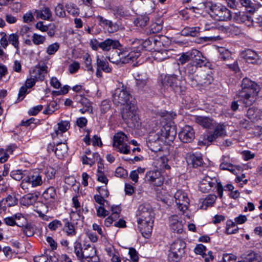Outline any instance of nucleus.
Wrapping results in <instances>:
<instances>
[{
	"label": "nucleus",
	"instance_id": "1",
	"mask_svg": "<svg viewBox=\"0 0 262 262\" xmlns=\"http://www.w3.org/2000/svg\"><path fill=\"white\" fill-rule=\"evenodd\" d=\"M138 228L143 235H149L152 231L154 224V213L148 204L140 205L137 211Z\"/></svg>",
	"mask_w": 262,
	"mask_h": 262
},
{
	"label": "nucleus",
	"instance_id": "2",
	"mask_svg": "<svg viewBox=\"0 0 262 262\" xmlns=\"http://www.w3.org/2000/svg\"><path fill=\"white\" fill-rule=\"evenodd\" d=\"M241 88L237 94L239 100L246 106L252 105L255 101L259 91L258 85L249 78L245 77L242 80Z\"/></svg>",
	"mask_w": 262,
	"mask_h": 262
},
{
	"label": "nucleus",
	"instance_id": "3",
	"mask_svg": "<svg viewBox=\"0 0 262 262\" xmlns=\"http://www.w3.org/2000/svg\"><path fill=\"white\" fill-rule=\"evenodd\" d=\"M176 134L175 127L166 124L162 126L159 130L151 133L149 136V140L154 142L165 139V142H170L173 141Z\"/></svg>",
	"mask_w": 262,
	"mask_h": 262
},
{
	"label": "nucleus",
	"instance_id": "4",
	"mask_svg": "<svg viewBox=\"0 0 262 262\" xmlns=\"http://www.w3.org/2000/svg\"><path fill=\"white\" fill-rule=\"evenodd\" d=\"M186 244L182 239L178 238L171 244L168 255L169 262H180L185 253Z\"/></svg>",
	"mask_w": 262,
	"mask_h": 262
},
{
	"label": "nucleus",
	"instance_id": "5",
	"mask_svg": "<svg viewBox=\"0 0 262 262\" xmlns=\"http://www.w3.org/2000/svg\"><path fill=\"white\" fill-rule=\"evenodd\" d=\"M121 113L123 119L129 127H135L138 125L139 116L136 107L133 103L124 106Z\"/></svg>",
	"mask_w": 262,
	"mask_h": 262
},
{
	"label": "nucleus",
	"instance_id": "6",
	"mask_svg": "<svg viewBox=\"0 0 262 262\" xmlns=\"http://www.w3.org/2000/svg\"><path fill=\"white\" fill-rule=\"evenodd\" d=\"M112 100L117 106H125L132 103L133 97L129 92L123 86L117 88L112 93Z\"/></svg>",
	"mask_w": 262,
	"mask_h": 262
},
{
	"label": "nucleus",
	"instance_id": "7",
	"mask_svg": "<svg viewBox=\"0 0 262 262\" xmlns=\"http://www.w3.org/2000/svg\"><path fill=\"white\" fill-rule=\"evenodd\" d=\"M127 142V136L124 133L119 132L114 136L113 146L116 151L123 154H128L130 150Z\"/></svg>",
	"mask_w": 262,
	"mask_h": 262
},
{
	"label": "nucleus",
	"instance_id": "8",
	"mask_svg": "<svg viewBox=\"0 0 262 262\" xmlns=\"http://www.w3.org/2000/svg\"><path fill=\"white\" fill-rule=\"evenodd\" d=\"M210 10L211 16L218 20H228L232 17L231 11L225 6L221 4L217 5L211 3Z\"/></svg>",
	"mask_w": 262,
	"mask_h": 262
},
{
	"label": "nucleus",
	"instance_id": "9",
	"mask_svg": "<svg viewBox=\"0 0 262 262\" xmlns=\"http://www.w3.org/2000/svg\"><path fill=\"white\" fill-rule=\"evenodd\" d=\"M163 85L171 87L174 92L179 95L183 94L186 88L183 86L180 80L175 75H166L162 80Z\"/></svg>",
	"mask_w": 262,
	"mask_h": 262
},
{
	"label": "nucleus",
	"instance_id": "10",
	"mask_svg": "<svg viewBox=\"0 0 262 262\" xmlns=\"http://www.w3.org/2000/svg\"><path fill=\"white\" fill-rule=\"evenodd\" d=\"M159 38L158 37H151L144 41L138 39H135L132 42V44L135 45L133 48H137L136 51H138V52H139V49L141 48H144L146 50H155L156 47L161 44Z\"/></svg>",
	"mask_w": 262,
	"mask_h": 262
},
{
	"label": "nucleus",
	"instance_id": "11",
	"mask_svg": "<svg viewBox=\"0 0 262 262\" xmlns=\"http://www.w3.org/2000/svg\"><path fill=\"white\" fill-rule=\"evenodd\" d=\"M175 202L180 211L184 212L187 210L189 204V199L187 194L181 190H178L174 194Z\"/></svg>",
	"mask_w": 262,
	"mask_h": 262
},
{
	"label": "nucleus",
	"instance_id": "12",
	"mask_svg": "<svg viewBox=\"0 0 262 262\" xmlns=\"http://www.w3.org/2000/svg\"><path fill=\"white\" fill-rule=\"evenodd\" d=\"M118 52L119 53V57L121 61V64L132 62L136 60L140 55V52L135 50L129 52L126 50L118 49Z\"/></svg>",
	"mask_w": 262,
	"mask_h": 262
},
{
	"label": "nucleus",
	"instance_id": "13",
	"mask_svg": "<svg viewBox=\"0 0 262 262\" xmlns=\"http://www.w3.org/2000/svg\"><path fill=\"white\" fill-rule=\"evenodd\" d=\"M83 254V258L88 259V262H99L100 259L97 254V250L94 246L90 244L84 245Z\"/></svg>",
	"mask_w": 262,
	"mask_h": 262
},
{
	"label": "nucleus",
	"instance_id": "14",
	"mask_svg": "<svg viewBox=\"0 0 262 262\" xmlns=\"http://www.w3.org/2000/svg\"><path fill=\"white\" fill-rule=\"evenodd\" d=\"M226 135V126L223 123L217 124L213 131L207 137V139L209 142L215 141L217 138L223 137Z\"/></svg>",
	"mask_w": 262,
	"mask_h": 262
},
{
	"label": "nucleus",
	"instance_id": "15",
	"mask_svg": "<svg viewBox=\"0 0 262 262\" xmlns=\"http://www.w3.org/2000/svg\"><path fill=\"white\" fill-rule=\"evenodd\" d=\"M216 180L209 176L204 177L201 181L199 184V189L204 193L208 192L216 186Z\"/></svg>",
	"mask_w": 262,
	"mask_h": 262
},
{
	"label": "nucleus",
	"instance_id": "16",
	"mask_svg": "<svg viewBox=\"0 0 262 262\" xmlns=\"http://www.w3.org/2000/svg\"><path fill=\"white\" fill-rule=\"evenodd\" d=\"M181 141L184 143H190L194 138L193 129L190 126H185L179 134Z\"/></svg>",
	"mask_w": 262,
	"mask_h": 262
},
{
	"label": "nucleus",
	"instance_id": "17",
	"mask_svg": "<svg viewBox=\"0 0 262 262\" xmlns=\"http://www.w3.org/2000/svg\"><path fill=\"white\" fill-rule=\"evenodd\" d=\"M43 174V173L39 172L38 171H34L32 174L24 179L21 185H23L24 182H25L31 184L33 187L40 186L43 182L42 179Z\"/></svg>",
	"mask_w": 262,
	"mask_h": 262
},
{
	"label": "nucleus",
	"instance_id": "18",
	"mask_svg": "<svg viewBox=\"0 0 262 262\" xmlns=\"http://www.w3.org/2000/svg\"><path fill=\"white\" fill-rule=\"evenodd\" d=\"M233 18L237 23L244 24L248 27H251L253 25V20L252 17L244 12L235 13Z\"/></svg>",
	"mask_w": 262,
	"mask_h": 262
},
{
	"label": "nucleus",
	"instance_id": "19",
	"mask_svg": "<svg viewBox=\"0 0 262 262\" xmlns=\"http://www.w3.org/2000/svg\"><path fill=\"white\" fill-rule=\"evenodd\" d=\"M169 226L171 230L177 233H182L183 231V224L179 220L176 215H171L169 219Z\"/></svg>",
	"mask_w": 262,
	"mask_h": 262
},
{
	"label": "nucleus",
	"instance_id": "20",
	"mask_svg": "<svg viewBox=\"0 0 262 262\" xmlns=\"http://www.w3.org/2000/svg\"><path fill=\"white\" fill-rule=\"evenodd\" d=\"M48 73V67L46 65H43L32 70L30 73V76L36 81H43L45 78L46 74Z\"/></svg>",
	"mask_w": 262,
	"mask_h": 262
},
{
	"label": "nucleus",
	"instance_id": "21",
	"mask_svg": "<svg viewBox=\"0 0 262 262\" xmlns=\"http://www.w3.org/2000/svg\"><path fill=\"white\" fill-rule=\"evenodd\" d=\"M243 57L248 63L257 64L261 61L259 56L255 51L250 49L245 51Z\"/></svg>",
	"mask_w": 262,
	"mask_h": 262
},
{
	"label": "nucleus",
	"instance_id": "22",
	"mask_svg": "<svg viewBox=\"0 0 262 262\" xmlns=\"http://www.w3.org/2000/svg\"><path fill=\"white\" fill-rule=\"evenodd\" d=\"M198 78L200 84L207 85L210 84L213 80L212 72L210 70H202L199 73Z\"/></svg>",
	"mask_w": 262,
	"mask_h": 262
},
{
	"label": "nucleus",
	"instance_id": "23",
	"mask_svg": "<svg viewBox=\"0 0 262 262\" xmlns=\"http://www.w3.org/2000/svg\"><path fill=\"white\" fill-rule=\"evenodd\" d=\"M188 164L192 165L193 167H197L203 165V160L202 155L199 153L190 154L187 159Z\"/></svg>",
	"mask_w": 262,
	"mask_h": 262
},
{
	"label": "nucleus",
	"instance_id": "24",
	"mask_svg": "<svg viewBox=\"0 0 262 262\" xmlns=\"http://www.w3.org/2000/svg\"><path fill=\"white\" fill-rule=\"evenodd\" d=\"M120 46L118 40L112 39H106L104 41L100 42V48L103 51H109L111 48L116 49Z\"/></svg>",
	"mask_w": 262,
	"mask_h": 262
},
{
	"label": "nucleus",
	"instance_id": "25",
	"mask_svg": "<svg viewBox=\"0 0 262 262\" xmlns=\"http://www.w3.org/2000/svg\"><path fill=\"white\" fill-rule=\"evenodd\" d=\"M241 257L247 260L248 262H260L261 256L252 250H249L242 255Z\"/></svg>",
	"mask_w": 262,
	"mask_h": 262
},
{
	"label": "nucleus",
	"instance_id": "26",
	"mask_svg": "<svg viewBox=\"0 0 262 262\" xmlns=\"http://www.w3.org/2000/svg\"><path fill=\"white\" fill-rule=\"evenodd\" d=\"M194 52L195 53L194 57H193L192 61L195 64V66L201 67L202 66H206L207 63V59L203 56L201 52L196 49H194Z\"/></svg>",
	"mask_w": 262,
	"mask_h": 262
},
{
	"label": "nucleus",
	"instance_id": "27",
	"mask_svg": "<svg viewBox=\"0 0 262 262\" xmlns=\"http://www.w3.org/2000/svg\"><path fill=\"white\" fill-rule=\"evenodd\" d=\"M152 56L155 60L158 61H162L168 59L170 57V54L167 50H157L155 49L152 53Z\"/></svg>",
	"mask_w": 262,
	"mask_h": 262
},
{
	"label": "nucleus",
	"instance_id": "28",
	"mask_svg": "<svg viewBox=\"0 0 262 262\" xmlns=\"http://www.w3.org/2000/svg\"><path fill=\"white\" fill-rule=\"evenodd\" d=\"M58 127L55 129L54 132L52 134L53 138L58 137L59 135L61 136L63 133L66 132L70 128V123L66 121H62L57 124Z\"/></svg>",
	"mask_w": 262,
	"mask_h": 262
},
{
	"label": "nucleus",
	"instance_id": "29",
	"mask_svg": "<svg viewBox=\"0 0 262 262\" xmlns=\"http://www.w3.org/2000/svg\"><path fill=\"white\" fill-rule=\"evenodd\" d=\"M38 192L28 193L23 197L21 202L25 206L32 205L33 203H36V202L38 199Z\"/></svg>",
	"mask_w": 262,
	"mask_h": 262
},
{
	"label": "nucleus",
	"instance_id": "30",
	"mask_svg": "<svg viewBox=\"0 0 262 262\" xmlns=\"http://www.w3.org/2000/svg\"><path fill=\"white\" fill-rule=\"evenodd\" d=\"M43 198L48 202H54L57 198L56 190L54 187H49L42 193Z\"/></svg>",
	"mask_w": 262,
	"mask_h": 262
},
{
	"label": "nucleus",
	"instance_id": "31",
	"mask_svg": "<svg viewBox=\"0 0 262 262\" xmlns=\"http://www.w3.org/2000/svg\"><path fill=\"white\" fill-rule=\"evenodd\" d=\"M194 51V49H192L190 51L182 53L178 59L179 64L183 65L190 60L192 61L193 57H194L195 54Z\"/></svg>",
	"mask_w": 262,
	"mask_h": 262
},
{
	"label": "nucleus",
	"instance_id": "32",
	"mask_svg": "<svg viewBox=\"0 0 262 262\" xmlns=\"http://www.w3.org/2000/svg\"><path fill=\"white\" fill-rule=\"evenodd\" d=\"M195 121L204 128H210L213 124V120L207 117L196 116Z\"/></svg>",
	"mask_w": 262,
	"mask_h": 262
},
{
	"label": "nucleus",
	"instance_id": "33",
	"mask_svg": "<svg viewBox=\"0 0 262 262\" xmlns=\"http://www.w3.org/2000/svg\"><path fill=\"white\" fill-rule=\"evenodd\" d=\"M67 153L68 146L66 144L60 143L57 145L55 149V154L58 158L62 159L67 155Z\"/></svg>",
	"mask_w": 262,
	"mask_h": 262
},
{
	"label": "nucleus",
	"instance_id": "34",
	"mask_svg": "<svg viewBox=\"0 0 262 262\" xmlns=\"http://www.w3.org/2000/svg\"><path fill=\"white\" fill-rule=\"evenodd\" d=\"M36 17L43 20H48L52 16V12L48 7H43L41 10H36Z\"/></svg>",
	"mask_w": 262,
	"mask_h": 262
},
{
	"label": "nucleus",
	"instance_id": "35",
	"mask_svg": "<svg viewBox=\"0 0 262 262\" xmlns=\"http://www.w3.org/2000/svg\"><path fill=\"white\" fill-rule=\"evenodd\" d=\"M200 29L198 27H186L181 31V34L185 36H197L199 34Z\"/></svg>",
	"mask_w": 262,
	"mask_h": 262
},
{
	"label": "nucleus",
	"instance_id": "36",
	"mask_svg": "<svg viewBox=\"0 0 262 262\" xmlns=\"http://www.w3.org/2000/svg\"><path fill=\"white\" fill-rule=\"evenodd\" d=\"M168 159L165 156L159 158L156 162V167L160 170H169L170 166L167 164Z\"/></svg>",
	"mask_w": 262,
	"mask_h": 262
},
{
	"label": "nucleus",
	"instance_id": "37",
	"mask_svg": "<svg viewBox=\"0 0 262 262\" xmlns=\"http://www.w3.org/2000/svg\"><path fill=\"white\" fill-rule=\"evenodd\" d=\"M211 3H212L210 2H206L203 0H196V1L195 2L194 6L192 7V8L194 10H206V11H207L208 9L210 10V8L211 6Z\"/></svg>",
	"mask_w": 262,
	"mask_h": 262
},
{
	"label": "nucleus",
	"instance_id": "38",
	"mask_svg": "<svg viewBox=\"0 0 262 262\" xmlns=\"http://www.w3.org/2000/svg\"><path fill=\"white\" fill-rule=\"evenodd\" d=\"M216 200V196L214 194H209L202 202L201 208L206 210L208 207H211Z\"/></svg>",
	"mask_w": 262,
	"mask_h": 262
},
{
	"label": "nucleus",
	"instance_id": "39",
	"mask_svg": "<svg viewBox=\"0 0 262 262\" xmlns=\"http://www.w3.org/2000/svg\"><path fill=\"white\" fill-rule=\"evenodd\" d=\"M74 99L75 101L80 103L82 106H83V107L89 109H92L90 101L86 98L83 97L81 95H76L74 97Z\"/></svg>",
	"mask_w": 262,
	"mask_h": 262
},
{
	"label": "nucleus",
	"instance_id": "40",
	"mask_svg": "<svg viewBox=\"0 0 262 262\" xmlns=\"http://www.w3.org/2000/svg\"><path fill=\"white\" fill-rule=\"evenodd\" d=\"M35 207V211L39 214L40 216L41 217L45 216V213L48 211V206L40 202H37L36 203Z\"/></svg>",
	"mask_w": 262,
	"mask_h": 262
},
{
	"label": "nucleus",
	"instance_id": "41",
	"mask_svg": "<svg viewBox=\"0 0 262 262\" xmlns=\"http://www.w3.org/2000/svg\"><path fill=\"white\" fill-rule=\"evenodd\" d=\"M64 226L63 231H64L68 235L73 236L76 234V230L73 224L70 222L67 219L63 220Z\"/></svg>",
	"mask_w": 262,
	"mask_h": 262
},
{
	"label": "nucleus",
	"instance_id": "42",
	"mask_svg": "<svg viewBox=\"0 0 262 262\" xmlns=\"http://www.w3.org/2000/svg\"><path fill=\"white\" fill-rule=\"evenodd\" d=\"M228 158L227 157L223 156L222 159V162L220 164V168L223 170H228L232 173H234L235 171L234 166L233 164L228 162L226 159Z\"/></svg>",
	"mask_w": 262,
	"mask_h": 262
},
{
	"label": "nucleus",
	"instance_id": "43",
	"mask_svg": "<svg viewBox=\"0 0 262 262\" xmlns=\"http://www.w3.org/2000/svg\"><path fill=\"white\" fill-rule=\"evenodd\" d=\"M143 7L146 11V13H150L154 11L155 8V4L154 0H141Z\"/></svg>",
	"mask_w": 262,
	"mask_h": 262
},
{
	"label": "nucleus",
	"instance_id": "44",
	"mask_svg": "<svg viewBox=\"0 0 262 262\" xmlns=\"http://www.w3.org/2000/svg\"><path fill=\"white\" fill-rule=\"evenodd\" d=\"M96 62L97 68L98 69H100L106 73H109L111 71V69L108 67V63L106 61L101 59L98 56H97Z\"/></svg>",
	"mask_w": 262,
	"mask_h": 262
},
{
	"label": "nucleus",
	"instance_id": "45",
	"mask_svg": "<svg viewBox=\"0 0 262 262\" xmlns=\"http://www.w3.org/2000/svg\"><path fill=\"white\" fill-rule=\"evenodd\" d=\"M18 38V35L16 33L11 34L8 37V40L16 49V53L19 52Z\"/></svg>",
	"mask_w": 262,
	"mask_h": 262
},
{
	"label": "nucleus",
	"instance_id": "46",
	"mask_svg": "<svg viewBox=\"0 0 262 262\" xmlns=\"http://www.w3.org/2000/svg\"><path fill=\"white\" fill-rule=\"evenodd\" d=\"M46 37L37 33H34L32 36V40L35 45H39L44 43Z\"/></svg>",
	"mask_w": 262,
	"mask_h": 262
},
{
	"label": "nucleus",
	"instance_id": "47",
	"mask_svg": "<svg viewBox=\"0 0 262 262\" xmlns=\"http://www.w3.org/2000/svg\"><path fill=\"white\" fill-rule=\"evenodd\" d=\"M148 21L149 18L147 16H140L134 20V24L137 27H143Z\"/></svg>",
	"mask_w": 262,
	"mask_h": 262
},
{
	"label": "nucleus",
	"instance_id": "48",
	"mask_svg": "<svg viewBox=\"0 0 262 262\" xmlns=\"http://www.w3.org/2000/svg\"><path fill=\"white\" fill-rule=\"evenodd\" d=\"M112 51L111 56L108 57L110 62L116 63L117 64H120L121 63L120 58L119 57V53L118 52V49Z\"/></svg>",
	"mask_w": 262,
	"mask_h": 262
},
{
	"label": "nucleus",
	"instance_id": "49",
	"mask_svg": "<svg viewBox=\"0 0 262 262\" xmlns=\"http://www.w3.org/2000/svg\"><path fill=\"white\" fill-rule=\"evenodd\" d=\"M26 175V171L15 170L11 172V177L15 180L20 181Z\"/></svg>",
	"mask_w": 262,
	"mask_h": 262
},
{
	"label": "nucleus",
	"instance_id": "50",
	"mask_svg": "<svg viewBox=\"0 0 262 262\" xmlns=\"http://www.w3.org/2000/svg\"><path fill=\"white\" fill-rule=\"evenodd\" d=\"M160 173V172L158 170L149 171L147 172L145 176L146 180L151 184L152 182L159 177Z\"/></svg>",
	"mask_w": 262,
	"mask_h": 262
},
{
	"label": "nucleus",
	"instance_id": "51",
	"mask_svg": "<svg viewBox=\"0 0 262 262\" xmlns=\"http://www.w3.org/2000/svg\"><path fill=\"white\" fill-rule=\"evenodd\" d=\"M242 6L245 7L248 12L253 13L255 10V8L253 4L250 0H239Z\"/></svg>",
	"mask_w": 262,
	"mask_h": 262
},
{
	"label": "nucleus",
	"instance_id": "52",
	"mask_svg": "<svg viewBox=\"0 0 262 262\" xmlns=\"http://www.w3.org/2000/svg\"><path fill=\"white\" fill-rule=\"evenodd\" d=\"M238 231V227L235 223L231 221L228 222L226 227V232L228 234H233Z\"/></svg>",
	"mask_w": 262,
	"mask_h": 262
},
{
	"label": "nucleus",
	"instance_id": "53",
	"mask_svg": "<svg viewBox=\"0 0 262 262\" xmlns=\"http://www.w3.org/2000/svg\"><path fill=\"white\" fill-rule=\"evenodd\" d=\"M162 29V26L158 23H154L149 27V31L150 34L159 33Z\"/></svg>",
	"mask_w": 262,
	"mask_h": 262
},
{
	"label": "nucleus",
	"instance_id": "54",
	"mask_svg": "<svg viewBox=\"0 0 262 262\" xmlns=\"http://www.w3.org/2000/svg\"><path fill=\"white\" fill-rule=\"evenodd\" d=\"M74 252L78 258H83V249L82 248L81 244L80 243H75Z\"/></svg>",
	"mask_w": 262,
	"mask_h": 262
},
{
	"label": "nucleus",
	"instance_id": "55",
	"mask_svg": "<svg viewBox=\"0 0 262 262\" xmlns=\"http://www.w3.org/2000/svg\"><path fill=\"white\" fill-rule=\"evenodd\" d=\"M59 48V44L57 42H55L49 45L47 49L46 52L49 55H53L57 51Z\"/></svg>",
	"mask_w": 262,
	"mask_h": 262
},
{
	"label": "nucleus",
	"instance_id": "56",
	"mask_svg": "<svg viewBox=\"0 0 262 262\" xmlns=\"http://www.w3.org/2000/svg\"><path fill=\"white\" fill-rule=\"evenodd\" d=\"M199 80L198 74H196V75H188V82L193 87L200 84V81H199Z\"/></svg>",
	"mask_w": 262,
	"mask_h": 262
},
{
	"label": "nucleus",
	"instance_id": "57",
	"mask_svg": "<svg viewBox=\"0 0 262 262\" xmlns=\"http://www.w3.org/2000/svg\"><path fill=\"white\" fill-rule=\"evenodd\" d=\"M220 58L223 60H226L231 58V54L229 51L224 48L220 50Z\"/></svg>",
	"mask_w": 262,
	"mask_h": 262
},
{
	"label": "nucleus",
	"instance_id": "58",
	"mask_svg": "<svg viewBox=\"0 0 262 262\" xmlns=\"http://www.w3.org/2000/svg\"><path fill=\"white\" fill-rule=\"evenodd\" d=\"M55 13L57 16L64 17L66 16V12L64 11L63 6L61 4H58L55 8Z\"/></svg>",
	"mask_w": 262,
	"mask_h": 262
},
{
	"label": "nucleus",
	"instance_id": "59",
	"mask_svg": "<svg viewBox=\"0 0 262 262\" xmlns=\"http://www.w3.org/2000/svg\"><path fill=\"white\" fill-rule=\"evenodd\" d=\"M207 249L205 246L202 244H198L194 249V252L197 254H200L202 256L207 252Z\"/></svg>",
	"mask_w": 262,
	"mask_h": 262
},
{
	"label": "nucleus",
	"instance_id": "60",
	"mask_svg": "<svg viewBox=\"0 0 262 262\" xmlns=\"http://www.w3.org/2000/svg\"><path fill=\"white\" fill-rule=\"evenodd\" d=\"M83 59L84 60V64L89 71L93 72L94 69L92 66V60L89 55L83 56Z\"/></svg>",
	"mask_w": 262,
	"mask_h": 262
},
{
	"label": "nucleus",
	"instance_id": "61",
	"mask_svg": "<svg viewBox=\"0 0 262 262\" xmlns=\"http://www.w3.org/2000/svg\"><path fill=\"white\" fill-rule=\"evenodd\" d=\"M113 11L114 15L117 17L120 18L121 17H123L126 15V12L122 7H116L113 10Z\"/></svg>",
	"mask_w": 262,
	"mask_h": 262
},
{
	"label": "nucleus",
	"instance_id": "62",
	"mask_svg": "<svg viewBox=\"0 0 262 262\" xmlns=\"http://www.w3.org/2000/svg\"><path fill=\"white\" fill-rule=\"evenodd\" d=\"M257 113L258 111L257 109L251 107L247 110L246 115L250 119H254L256 118Z\"/></svg>",
	"mask_w": 262,
	"mask_h": 262
},
{
	"label": "nucleus",
	"instance_id": "63",
	"mask_svg": "<svg viewBox=\"0 0 262 262\" xmlns=\"http://www.w3.org/2000/svg\"><path fill=\"white\" fill-rule=\"evenodd\" d=\"M80 68V64L77 61H74L69 66V71L71 74L76 73Z\"/></svg>",
	"mask_w": 262,
	"mask_h": 262
},
{
	"label": "nucleus",
	"instance_id": "64",
	"mask_svg": "<svg viewBox=\"0 0 262 262\" xmlns=\"http://www.w3.org/2000/svg\"><path fill=\"white\" fill-rule=\"evenodd\" d=\"M236 256L233 254H224L223 256L224 262H235Z\"/></svg>",
	"mask_w": 262,
	"mask_h": 262
}]
</instances>
